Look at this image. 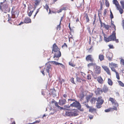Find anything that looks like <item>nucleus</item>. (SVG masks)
Returning a JSON list of instances; mask_svg holds the SVG:
<instances>
[{"mask_svg": "<svg viewBox=\"0 0 124 124\" xmlns=\"http://www.w3.org/2000/svg\"><path fill=\"white\" fill-rule=\"evenodd\" d=\"M53 52L55 53L53 56V58L55 57L57 58L58 59H55V60H58L59 57L61 56V53L59 49L55 43H54L53 46L52 53H53Z\"/></svg>", "mask_w": 124, "mask_h": 124, "instance_id": "nucleus-1", "label": "nucleus"}, {"mask_svg": "<svg viewBox=\"0 0 124 124\" xmlns=\"http://www.w3.org/2000/svg\"><path fill=\"white\" fill-rule=\"evenodd\" d=\"M65 115L66 116L70 117L77 116L78 115L77 111L75 109L72 110L71 111H66L65 112Z\"/></svg>", "mask_w": 124, "mask_h": 124, "instance_id": "nucleus-2", "label": "nucleus"}, {"mask_svg": "<svg viewBox=\"0 0 124 124\" xmlns=\"http://www.w3.org/2000/svg\"><path fill=\"white\" fill-rule=\"evenodd\" d=\"M16 7H13L11 11L12 16L13 18H16L18 16L19 12L17 9H15Z\"/></svg>", "mask_w": 124, "mask_h": 124, "instance_id": "nucleus-3", "label": "nucleus"}, {"mask_svg": "<svg viewBox=\"0 0 124 124\" xmlns=\"http://www.w3.org/2000/svg\"><path fill=\"white\" fill-rule=\"evenodd\" d=\"M104 102V100L102 99L101 96L99 97L97 100V102L96 104V106L97 108H99L101 107V105Z\"/></svg>", "mask_w": 124, "mask_h": 124, "instance_id": "nucleus-4", "label": "nucleus"}, {"mask_svg": "<svg viewBox=\"0 0 124 124\" xmlns=\"http://www.w3.org/2000/svg\"><path fill=\"white\" fill-rule=\"evenodd\" d=\"M113 3L114 4L116 7L117 10H119L121 14L123 13L124 11L120 6L118 1L117 0H113Z\"/></svg>", "mask_w": 124, "mask_h": 124, "instance_id": "nucleus-5", "label": "nucleus"}, {"mask_svg": "<svg viewBox=\"0 0 124 124\" xmlns=\"http://www.w3.org/2000/svg\"><path fill=\"white\" fill-rule=\"evenodd\" d=\"M109 66L110 68L112 71L114 72L116 71L115 68L118 67V64L115 63L113 62L109 63Z\"/></svg>", "mask_w": 124, "mask_h": 124, "instance_id": "nucleus-6", "label": "nucleus"}, {"mask_svg": "<svg viewBox=\"0 0 124 124\" xmlns=\"http://www.w3.org/2000/svg\"><path fill=\"white\" fill-rule=\"evenodd\" d=\"M109 101L111 102L112 104L114 105L115 106H113V107H116V108L118 107V104L114 98L110 97L109 99Z\"/></svg>", "mask_w": 124, "mask_h": 124, "instance_id": "nucleus-7", "label": "nucleus"}, {"mask_svg": "<svg viewBox=\"0 0 124 124\" xmlns=\"http://www.w3.org/2000/svg\"><path fill=\"white\" fill-rule=\"evenodd\" d=\"M85 60L88 62H94L95 60L92 55L89 54L87 55L86 57Z\"/></svg>", "mask_w": 124, "mask_h": 124, "instance_id": "nucleus-8", "label": "nucleus"}, {"mask_svg": "<svg viewBox=\"0 0 124 124\" xmlns=\"http://www.w3.org/2000/svg\"><path fill=\"white\" fill-rule=\"evenodd\" d=\"M46 70L47 72L48 73L49 77L51 78V76H50L49 75V73L51 72L52 68L51 67V66L50 64L48 63L46 64Z\"/></svg>", "mask_w": 124, "mask_h": 124, "instance_id": "nucleus-9", "label": "nucleus"}, {"mask_svg": "<svg viewBox=\"0 0 124 124\" xmlns=\"http://www.w3.org/2000/svg\"><path fill=\"white\" fill-rule=\"evenodd\" d=\"M70 106L71 107H76L78 108H80V104L76 101H75V102L70 104Z\"/></svg>", "mask_w": 124, "mask_h": 124, "instance_id": "nucleus-10", "label": "nucleus"}, {"mask_svg": "<svg viewBox=\"0 0 124 124\" xmlns=\"http://www.w3.org/2000/svg\"><path fill=\"white\" fill-rule=\"evenodd\" d=\"M8 6L7 4H3V2L0 3V8L1 9H4L6 10H8Z\"/></svg>", "mask_w": 124, "mask_h": 124, "instance_id": "nucleus-11", "label": "nucleus"}, {"mask_svg": "<svg viewBox=\"0 0 124 124\" xmlns=\"http://www.w3.org/2000/svg\"><path fill=\"white\" fill-rule=\"evenodd\" d=\"M101 68L99 66H97L96 64L95 66V71L96 74H99L100 73L101 71Z\"/></svg>", "mask_w": 124, "mask_h": 124, "instance_id": "nucleus-12", "label": "nucleus"}, {"mask_svg": "<svg viewBox=\"0 0 124 124\" xmlns=\"http://www.w3.org/2000/svg\"><path fill=\"white\" fill-rule=\"evenodd\" d=\"M104 70L107 73V74L109 75H111V74L110 70L108 67L106 66H102Z\"/></svg>", "mask_w": 124, "mask_h": 124, "instance_id": "nucleus-13", "label": "nucleus"}, {"mask_svg": "<svg viewBox=\"0 0 124 124\" xmlns=\"http://www.w3.org/2000/svg\"><path fill=\"white\" fill-rule=\"evenodd\" d=\"M102 92V90L99 88H97L95 91V93L96 95H99L101 94Z\"/></svg>", "mask_w": 124, "mask_h": 124, "instance_id": "nucleus-14", "label": "nucleus"}, {"mask_svg": "<svg viewBox=\"0 0 124 124\" xmlns=\"http://www.w3.org/2000/svg\"><path fill=\"white\" fill-rule=\"evenodd\" d=\"M66 103V100L64 99H62L59 100L58 104L61 106H63Z\"/></svg>", "mask_w": 124, "mask_h": 124, "instance_id": "nucleus-15", "label": "nucleus"}, {"mask_svg": "<svg viewBox=\"0 0 124 124\" xmlns=\"http://www.w3.org/2000/svg\"><path fill=\"white\" fill-rule=\"evenodd\" d=\"M111 41H115L116 38V33L115 31H113L112 34L109 36Z\"/></svg>", "mask_w": 124, "mask_h": 124, "instance_id": "nucleus-16", "label": "nucleus"}, {"mask_svg": "<svg viewBox=\"0 0 124 124\" xmlns=\"http://www.w3.org/2000/svg\"><path fill=\"white\" fill-rule=\"evenodd\" d=\"M103 35L104 37V41L106 42H108L109 41H111L110 36H109L108 38H107V36L103 32H102Z\"/></svg>", "mask_w": 124, "mask_h": 124, "instance_id": "nucleus-17", "label": "nucleus"}, {"mask_svg": "<svg viewBox=\"0 0 124 124\" xmlns=\"http://www.w3.org/2000/svg\"><path fill=\"white\" fill-rule=\"evenodd\" d=\"M114 110L116 111L117 110V108L116 107H113V108H109L105 110V112H109L110 111H112Z\"/></svg>", "mask_w": 124, "mask_h": 124, "instance_id": "nucleus-18", "label": "nucleus"}, {"mask_svg": "<svg viewBox=\"0 0 124 124\" xmlns=\"http://www.w3.org/2000/svg\"><path fill=\"white\" fill-rule=\"evenodd\" d=\"M107 57L108 58V60L111 61L112 60L113 54L112 53H109L107 55Z\"/></svg>", "mask_w": 124, "mask_h": 124, "instance_id": "nucleus-19", "label": "nucleus"}, {"mask_svg": "<svg viewBox=\"0 0 124 124\" xmlns=\"http://www.w3.org/2000/svg\"><path fill=\"white\" fill-rule=\"evenodd\" d=\"M97 80L99 83L101 84H102L103 83L104 81L101 76L97 77Z\"/></svg>", "mask_w": 124, "mask_h": 124, "instance_id": "nucleus-20", "label": "nucleus"}, {"mask_svg": "<svg viewBox=\"0 0 124 124\" xmlns=\"http://www.w3.org/2000/svg\"><path fill=\"white\" fill-rule=\"evenodd\" d=\"M24 23H30L31 22V19L30 18L28 17H26L25 18L24 20Z\"/></svg>", "mask_w": 124, "mask_h": 124, "instance_id": "nucleus-21", "label": "nucleus"}, {"mask_svg": "<svg viewBox=\"0 0 124 124\" xmlns=\"http://www.w3.org/2000/svg\"><path fill=\"white\" fill-rule=\"evenodd\" d=\"M52 62V63L53 64H55L56 65H60L63 68L65 67L64 65L62 64L59 63L55 61H53Z\"/></svg>", "mask_w": 124, "mask_h": 124, "instance_id": "nucleus-22", "label": "nucleus"}, {"mask_svg": "<svg viewBox=\"0 0 124 124\" xmlns=\"http://www.w3.org/2000/svg\"><path fill=\"white\" fill-rule=\"evenodd\" d=\"M44 8L45 9L47 10V12H48V9H49V13L50 14L51 12L50 9L49 8L48 5L47 4H46L45 5L43 6Z\"/></svg>", "mask_w": 124, "mask_h": 124, "instance_id": "nucleus-23", "label": "nucleus"}, {"mask_svg": "<svg viewBox=\"0 0 124 124\" xmlns=\"http://www.w3.org/2000/svg\"><path fill=\"white\" fill-rule=\"evenodd\" d=\"M108 87L107 86L104 85L102 90L103 92L104 93H106L108 91Z\"/></svg>", "mask_w": 124, "mask_h": 124, "instance_id": "nucleus-24", "label": "nucleus"}, {"mask_svg": "<svg viewBox=\"0 0 124 124\" xmlns=\"http://www.w3.org/2000/svg\"><path fill=\"white\" fill-rule=\"evenodd\" d=\"M82 4L80 2H77L76 4V6L78 9H80L81 8Z\"/></svg>", "mask_w": 124, "mask_h": 124, "instance_id": "nucleus-25", "label": "nucleus"}, {"mask_svg": "<svg viewBox=\"0 0 124 124\" xmlns=\"http://www.w3.org/2000/svg\"><path fill=\"white\" fill-rule=\"evenodd\" d=\"M99 59L100 61H102L104 59V56L103 54H100L99 55Z\"/></svg>", "mask_w": 124, "mask_h": 124, "instance_id": "nucleus-26", "label": "nucleus"}, {"mask_svg": "<svg viewBox=\"0 0 124 124\" xmlns=\"http://www.w3.org/2000/svg\"><path fill=\"white\" fill-rule=\"evenodd\" d=\"M94 62H91L90 63L88 64L87 66L88 68H90L92 66L94 67L96 65V63H94Z\"/></svg>", "mask_w": 124, "mask_h": 124, "instance_id": "nucleus-27", "label": "nucleus"}, {"mask_svg": "<svg viewBox=\"0 0 124 124\" xmlns=\"http://www.w3.org/2000/svg\"><path fill=\"white\" fill-rule=\"evenodd\" d=\"M41 2V0H35L34 3V5L35 6H37L39 5Z\"/></svg>", "mask_w": 124, "mask_h": 124, "instance_id": "nucleus-28", "label": "nucleus"}, {"mask_svg": "<svg viewBox=\"0 0 124 124\" xmlns=\"http://www.w3.org/2000/svg\"><path fill=\"white\" fill-rule=\"evenodd\" d=\"M107 82L108 84L110 86H111L113 85V82L112 80L109 78H108V79Z\"/></svg>", "mask_w": 124, "mask_h": 124, "instance_id": "nucleus-29", "label": "nucleus"}, {"mask_svg": "<svg viewBox=\"0 0 124 124\" xmlns=\"http://www.w3.org/2000/svg\"><path fill=\"white\" fill-rule=\"evenodd\" d=\"M96 111V109L95 108H93L92 107H91L89 110V111L92 113H93L94 112H95Z\"/></svg>", "mask_w": 124, "mask_h": 124, "instance_id": "nucleus-30", "label": "nucleus"}, {"mask_svg": "<svg viewBox=\"0 0 124 124\" xmlns=\"http://www.w3.org/2000/svg\"><path fill=\"white\" fill-rule=\"evenodd\" d=\"M55 106L57 108L59 109H63V108H62L60 106H59L57 102H56L55 103Z\"/></svg>", "mask_w": 124, "mask_h": 124, "instance_id": "nucleus-31", "label": "nucleus"}, {"mask_svg": "<svg viewBox=\"0 0 124 124\" xmlns=\"http://www.w3.org/2000/svg\"><path fill=\"white\" fill-rule=\"evenodd\" d=\"M84 17L86 19V22H88L89 21V19L88 17V15L87 14H85L84 16Z\"/></svg>", "mask_w": 124, "mask_h": 124, "instance_id": "nucleus-32", "label": "nucleus"}, {"mask_svg": "<svg viewBox=\"0 0 124 124\" xmlns=\"http://www.w3.org/2000/svg\"><path fill=\"white\" fill-rule=\"evenodd\" d=\"M115 72L116 74V78L118 80H120V78L119 73L116 71L114 72Z\"/></svg>", "mask_w": 124, "mask_h": 124, "instance_id": "nucleus-33", "label": "nucleus"}, {"mask_svg": "<svg viewBox=\"0 0 124 124\" xmlns=\"http://www.w3.org/2000/svg\"><path fill=\"white\" fill-rule=\"evenodd\" d=\"M69 65L72 67H74L76 66V65L72 62V61L69 62Z\"/></svg>", "mask_w": 124, "mask_h": 124, "instance_id": "nucleus-34", "label": "nucleus"}, {"mask_svg": "<svg viewBox=\"0 0 124 124\" xmlns=\"http://www.w3.org/2000/svg\"><path fill=\"white\" fill-rule=\"evenodd\" d=\"M118 82L119 85L122 87H124V84L120 81H118Z\"/></svg>", "mask_w": 124, "mask_h": 124, "instance_id": "nucleus-35", "label": "nucleus"}, {"mask_svg": "<svg viewBox=\"0 0 124 124\" xmlns=\"http://www.w3.org/2000/svg\"><path fill=\"white\" fill-rule=\"evenodd\" d=\"M120 64L122 65L123 66H124V60L123 59L121 58L120 61Z\"/></svg>", "mask_w": 124, "mask_h": 124, "instance_id": "nucleus-36", "label": "nucleus"}, {"mask_svg": "<svg viewBox=\"0 0 124 124\" xmlns=\"http://www.w3.org/2000/svg\"><path fill=\"white\" fill-rule=\"evenodd\" d=\"M103 25L104 27L107 30H108L110 27L108 25H106L105 23H103Z\"/></svg>", "mask_w": 124, "mask_h": 124, "instance_id": "nucleus-37", "label": "nucleus"}, {"mask_svg": "<svg viewBox=\"0 0 124 124\" xmlns=\"http://www.w3.org/2000/svg\"><path fill=\"white\" fill-rule=\"evenodd\" d=\"M8 21L9 22V23L12 24L11 23V21L12 20L11 19V18L10 16V15L9 14H8Z\"/></svg>", "mask_w": 124, "mask_h": 124, "instance_id": "nucleus-38", "label": "nucleus"}, {"mask_svg": "<svg viewBox=\"0 0 124 124\" xmlns=\"http://www.w3.org/2000/svg\"><path fill=\"white\" fill-rule=\"evenodd\" d=\"M34 10H35V9H34L30 11V12H29V13H28V15L30 17L31 16V15H32L33 13V12L34 11Z\"/></svg>", "mask_w": 124, "mask_h": 124, "instance_id": "nucleus-39", "label": "nucleus"}, {"mask_svg": "<svg viewBox=\"0 0 124 124\" xmlns=\"http://www.w3.org/2000/svg\"><path fill=\"white\" fill-rule=\"evenodd\" d=\"M97 100L96 98L94 97H93L92 98L91 100V102H93V101L95 102L96 101H97Z\"/></svg>", "mask_w": 124, "mask_h": 124, "instance_id": "nucleus-40", "label": "nucleus"}, {"mask_svg": "<svg viewBox=\"0 0 124 124\" xmlns=\"http://www.w3.org/2000/svg\"><path fill=\"white\" fill-rule=\"evenodd\" d=\"M42 69L41 70V72L42 73V74L44 76L45 75L44 71L45 70V68H42Z\"/></svg>", "mask_w": 124, "mask_h": 124, "instance_id": "nucleus-41", "label": "nucleus"}, {"mask_svg": "<svg viewBox=\"0 0 124 124\" xmlns=\"http://www.w3.org/2000/svg\"><path fill=\"white\" fill-rule=\"evenodd\" d=\"M61 24L60 23L59 25L57 26V27L56 28L57 30H60L61 28Z\"/></svg>", "mask_w": 124, "mask_h": 124, "instance_id": "nucleus-42", "label": "nucleus"}, {"mask_svg": "<svg viewBox=\"0 0 124 124\" xmlns=\"http://www.w3.org/2000/svg\"><path fill=\"white\" fill-rule=\"evenodd\" d=\"M120 3L123 8L124 9V1L121 0L120 2Z\"/></svg>", "mask_w": 124, "mask_h": 124, "instance_id": "nucleus-43", "label": "nucleus"}, {"mask_svg": "<svg viewBox=\"0 0 124 124\" xmlns=\"http://www.w3.org/2000/svg\"><path fill=\"white\" fill-rule=\"evenodd\" d=\"M105 4L106 6L107 7H109V4L108 0H106Z\"/></svg>", "mask_w": 124, "mask_h": 124, "instance_id": "nucleus-44", "label": "nucleus"}, {"mask_svg": "<svg viewBox=\"0 0 124 124\" xmlns=\"http://www.w3.org/2000/svg\"><path fill=\"white\" fill-rule=\"evenodd\" d=\"M70 106H71L70 105H64V109H67L68 108H70Z\"/></svg>", "mask_w": 124, "mask_h": 124, "instance_id": "nucleus-45", "label": "nucleus"}, {"mask_svg": "<svg viewBox=\"0 0 124 124\" xmlns=\"http://www.w3.org/2000/svg\"><path fill=\"white\" fill-rule=\"evenodd\" d=\"M91 96L89 95L87 96L86 97V99L87 101H88L90 99V98H91Z\"/></svg>", "mask_w": 124, "mask_h": 124, "instance_id": "nucleus-46", "label": "nucleus"}, {"mask_svg": "<svg viewBox=\"0 0 124 124\" xmlns=\"http://www.w3.org/2000/svg\"><path fill=\"white\" fill-rule=\"evenodd\" d=\"M111 25L113 28H114V31H115H115L116 30V27L115 26L112 22L111 23Z\"/></svg>", "mask_w": 124, "mask_h": 124, "instance_id": "nucleus-47", "label": "nucleus"}, {"mask_svg": "<svg viewBox=\"0 0 124 124\" xmlns=\"http://www.w3.org/2000/svg\"><path fill=\"white\" fill-rule=\"evenodd\" d=\"M26 7V5L25 4H24V3H23L22 7L23 8V9L25 10Z\"/></svg>", "mask_w": 124, "mask_h": 124, "instance_id": "nucleus-48", "label": "nucleus"}, {"mask_svg": "<svg viewBox=\"0 0 124 124\" xmlns=\"http://www.w3.org/2000/svg\"><path fill=\"white\" fill-rule=\"evenodd\" d=\"M70 81L73 84H76L75 83L74 80V78H71L70 79Z\"/></svg>", "mask_w": 124, "mask_h": 124, "instance_id": "nucleus-49", "label": "nucleus"}, {"mask_svg": "<svg viewBox=\"0 0 124 124\" xmlns=\"http://www.w3.org/2000/svg\"><path fill=\"white\" fill-rule=\"evenodd\" d=\"M91 76L90 75H88L87 76V79L88 80H90L91 79Z\"/></svg>", "mask_w": 124, "mask_h": 124, "instance_id": "nucleus-50", "label": "nucleus"}, {"mask_svg": "<svg viewBox=\"0 0 124 124\" xmlns=\"http://www.w3.org/2000/svg\"><path fill=\"white\" fill-rule=\"evenodd\" d=\"M88 116L89 117V118L90 119H91L93 118V116L92 115H91L90 114H89L88 115Z\"/></svg>", "mask_w": 124, "mask_h": 124, "instance_id": "nucleus-51", "label": "nucleus"}, {"mask_svg": "<svg viewBox=\"0 0 124 124\" xmlns=\"http://www.w3.org/2000/svg\"><path fill=\"white\" fill-rule=\"evenodd\" d=\"M109 46V49H112L114 48V46L113 45H111V44H109L108 45Z\"/></svg>", "mask_w": 124, "mask_h": 124, "instance_id": "nucleus-52", "label": "nucleus"}, {"mask_svg": "<svg viewBox=\"0 0 124 124\" xmlns=\"http://www.w3.org/2000/svg\"><path fill=\"white\" fill-rule=\"evenodd\" d=\"M69 41H70V40H71V39H73V37H72V36L71 35V36H70V35L69 36Z\"/></svg>", "mask_w": 124, "mask_h": 124, "instance_id": "nucleus-53", "label": "nucleus"}, {"mask_svg": "<svg viewBox=\"0 0 124 124\" xmlns=\"http://www.w3.org/2000/svg\"><path fill=\"white\" fill-rule=\"evenodd\" d=\"M85 105L87 108H89V109L91 107L89 106L88 104H85Z\"/></svg>", "mask_w": 124, "mask_h": 124, "instance_id": "nucleus-54", "label": "nucleus"}, {"mask_svg": "<svg viewBox=\"0 0 124 124\" xmlns=\"http://www.w3.org/2000/svg\"><path fill=\"white\" fill-rule=\"evenodd\" d=\"M56 102L54 101V99H52L51 101V103H52L55 104V103Z\"/></svg>", "mask_w": 124, "mask_h": 124, "instance_id": "nucleus-55", "label": "nucleus"}, {"mask_svg": "<svg viewBox=\"0 0 124 124\" xmlns=\"http://www.w3.org/2000/svg\"><path fill=\"white\" fill-rule=\"evenodd\" d=\"M107 13V11L106 9L104 10V12L103 14V15L104 16H105L106 15Z\"/></svg>", "mask_w": 124, "mask_h": 124, "instance_id": "nucleus-56", "label": "nucleus"}, {"mask_svg": "<svg viewBox=\"0 0 124 124\" xmlns=\"http://www.w3.org/2000/svg\"><path fill=\"white\" fill-rule=\"evenodd\" d=\"M79 110H80L81 111H84V109L83 108H81V106L80 105V108H78Z\"/></svg>", "mask_w": 124, "mask_h": 124, "instance_id": "nucleus-57", "label": "nucleus"}, {"mask_svg": "<svg viewBox=\"0 0 124 124\" xmlns=\"http://www.w3.org/2000/svg\"><path fill=\"white\" fill-rule=\"evenodd\" d=\"M110 17L111 19L113 18V16L112 14H110Z\"/></svg>", "mask_w": 124, "mask_h": 124, "instance_id": "nucleus-58", "label": "nucleus"}, {"mask_svg": "<svg viewBox=\"0 0 124 124\" xmlns=\"http://www.w3.org/2000/svg\"><path fill=\"white\" fill-rule=\"evenodd\" d=\"M64 46H66V47H67V45L65 43H64L63 45V46H62V47L63 48V47H64Z\"/></svg>", "mask_w": 124, "mask_h": 124, "instance_id": "nucleus-59", "label": "nucleus"}, {"mask_svg": "<svg viewBox=\"0 0 124 124\" xmlns=\"http://www.w3.org/2000/svg\"><path fill=\"white\" fill-rule=\"evenodd\" d=\"M63 16H63L62 17H61V19L60 20V24H61V22L62 21V20L63 19Z\"/></svg>", "mask_w": 124, "mask_h": 124, "instance_id": "nucleus-60", "label": "nucleus"}, {"mask_svg": "<svg viewBox=\"0 0 124 124\" xmlns=\"http://www.w3.org/2000/svg\"><path fill=\"white\" fill-rule=\"evenodd\" d=\"M76 79L77 81H78L79 82L80 80L81 79L78 78V76L76 77Z\"/></svg>", "mask_w": 124, "mask_h": 124, "instance_id": "nucleus-61", "label": "nucleus"}, {"mask_svg": "<svg viewBox=\"0 0 124 124\" xmlns=\"http://www.w3.org/2000/svg\"><path fill=\"white\" fill-rule=\"evenodd\" d=\"M100 22L101 24V27L103 26V25L102 24L103 23L101 21V20L100 19Z\"/></svg>", "mask_w": 124, "mask_h": 124, "instance_id": "nucleus-62", "label": "nucleus"}, {"mask_svg": "<svg viewBox=\"0 0 124 124\" xmlns=\"http://www.w3.org/2000/svg\"><path fill=\"white\" fill-rule=\"evenodd\" d=\"M63 11L62 9V8L59 9V10H58V13L61 12H62V11Z\"/></svg>", "mask_w": 124, "mask_h": 124, "instance_id": "nucleus-63", "label": "nucleus"}, {"mask_svg": "<svg viewBox=\"0 0 124 124\" xmlns=\"http://www.w3.org/2000/svg\"><path fill=\"white\" fill-rule=\"evenodd\" d=\"M40 8H38L36 12V14H37V13L39 12V10Z\"/></svg>", "mask_w": 124, "mask_h": 124, "instance_id": "nucleus-64", "label": "nucleus"}]
</instances>
